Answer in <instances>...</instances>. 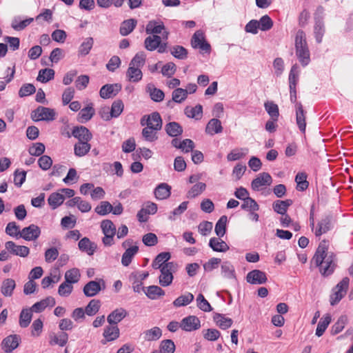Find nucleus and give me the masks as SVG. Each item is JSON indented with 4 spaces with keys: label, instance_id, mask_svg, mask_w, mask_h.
Instances as JSON below:
<instances>
[{
    "label": "nucleus",
    "instance_id": "obj_11",
    "mask_svg": "<svg viewBox=\"0 0 353 353\" xmlns=\"http://www.w3.org/2000/svg\"><path fill=\"white\" fill-rule=\"evenodd\" d=\"M5 247L10 254L21 257H26L30 253L29 248L25 245H18L12 241L6 242Z\"/></svg>",
    "mask_w": 353,
    "mask_h": 353
},
{
    "label": "nucleus",
    "instance_id": "obj_63",
    "mask_svg": "<svg viewBox=\"0 0 353 353\" xmlns=\"http://www.w3.org/2000/svg\"><path fill=\"white\" fill-rule=\"evenodd\" d=\"M161 353H174L175 351V345L171 339L163 340L159 345Z\"/></svg>",
    "mask_w": 353,
    "mask_h": 353
},
{
    "label": "nucleus",
    "instance_id": "obj_42",
    "mask_svg": "<svg viewBox=\"0 0 353 353\" xmlns=\"http://www.w3.org/2000/svg\"><path fill=\"white\" fill-rule=\"evenodd\" d=\"M32 312L30 308L23 309L19 315V325L23 327H27L32 320Z\"/></svg>",
    "mask_w": 353,
    "mask_h": 353
},
{
    "label": "nucleus",
    "instance_id": "obj_51",
    "mask_svg": "<svg viewBox=\"0 0 353 353\" xmlns=\"http://www.w3.org/2000/svg\"><path fill=\"white\" fill-rule=\"evenodd\" d=\"M206 188L204 183L199 182L194 185L187 193V198L193 199L200 195Z\"/></svg>",
    "mask_w": 353,
    "mask_h": 353
},
{
    "label": "nucleus",
    "instance_id": "obj_16",
    "mask_svg": "<svg viewBox=\"0 0 353 353\" xmlns=\"http://www.w3.org/2000/svg\"><path fill=\"white\" fill-rule=\"evenodd\" d=\"M121 90V85L119 83L106 84L100 90L99 94L103 99H110L116 96Z\"/></svg>",
    "mask_w": 353,
    "mask_h": 353
},
{
    "label": "nucleus",
    "instance_id": "obj_64",
    "mask_svg": "<svg viewBox=\"0 0 353 353\" xmlns=\"http://www.w3.org/2000/svg\"><path fill=\"white\" fill-rule=\"evenodd\" d=\"M112 205L108 201H101L96 208L95 212L101 216H104L111 212Z\"/></svg>",
    "mask_w": 353,
    "mask_h": 353
},
{
    "label": "nucleus",
    "instance_id": "obj_4",
    "mask_svg": "<svg viewBox=\"0 0 353 353\" xmlns=\"http://www.w3.org/2000/svg\"><path fill=\"white\" fill-rule=\"evenodd\" d=\"M350 279L348 277H344L335 287L334 293L330 296V304L334 305L337 304L342 298L346 294L349 287Z\"/></svg>",
    "mask_w": 353,
    "mask_h": 353
},
{
    "label": "nucleus",
    "instance_id": "obj_10",
    "mask_svg": "<svg viewBox=\"0 0 353 353\" xmlns=\"http://www.w3.org/2000/svg\"><path fill=\"white\" fill-rule=\"evenodd\" d=\"M191 45L192 48H199L206 52L210 51V45L205 41L203 34L200 30L196 31L193 34L191 39Z\"/></svg>",
    "mask_w": 353,
    "mask_h": 353
},
{
    "label": "nucleus",
    "instance_id": "obj_13",
    "mask_svg": "<svg viewBox=\"0 0 353 353\" xmlns=\"http://www.w3.org/2000/svg\"><path fill=\"white\" fill-rule=\"evenodd\" d=\"M247 282L252 285H261L267 282L266 274L259 270H254L248 273Z\"/></svg>",
    "mask_w": 353,
    "mask_h": 353
},
{
    "label": "nucleus",
    "instance_id": "obj_27",
    "mask_svg": "<svg viewBox=\"0 0 353 353\" xmlns=\"http://www.w3.org/2000/svg\"><path fill=\"white\" fill-rule=\"evenodd\" d=\"M223 131L221 122L216 118L212 119L208 123L205 132L210 135L221 133Z\"/></svg>",
    "mask_w": 353,
    "mask_h": 353
},
{
    "label": "nucleus",
    "instance_id": "obj_26",
    "mask_svg": "<svg viewBox=\"0 0 353 353\" xmlns=\"http://www.w3.org/2000/svg\"><path fill=\"white\" fill-rule=\"evenodd\" d=\"M165 29L163 22H158L155 20L150 21L145 28V32L148 34H161Z\"/></svg>",
    "mask_w": 353,
    "mask_h": 353
},
{
    "label": "nucleus",
    "instance_id": "obj_23",
    "mask_svg": "<svg viewBox=\"0 0 353 353\" xmlns=\"http://www.w3.org/2000/svg\"><path fill=\"white\" fill-rule=\"evenodd\" d=\"M188 97V90L176 88L172 94V101L167 103V106L172 108L173 102L181 103Z\"/></svg>",
    "mask_w": 353,
    "mask_h": 353
},
{
    "label": "nucleus",
    "instance_id": "obj_37",
    "mask_svg": "<svg viewBox=\"0 0 353 353\" xmlns=\"http://www.w3.org/2000/svg\"><path fill=\"white\" fill-rule=\"evenodd\" d=\"M143 74L140 68L129 65V68L126 72V77L128 81L138 82L141 80Z\"/></svg>",
    "mask_w": 353,
    "mask_h": 353
},
{
    "label": "nucleus",
    "instance_id": "obj_8",
    "mask_svg": "<svg viewBox=\"0 0 353 353\" xmlns=\"http://www.w3.org/2000/svg\"><path fill=\"white\" fill-rule=\"evenodd\" d=\"M105 288V282L103 279L99 281H91L85 285L83 292L85 296L92 297L97 295L102 289Z\"/></svg>",
    "mask_w": 353,
    "mask_h": 353
},
{
    "label": "nucleus",
    "instance_id": "obj_3",
    "mask_svg": "<svg viewBox=\"0 0 353 353\" xmlns=\"http://www.w3.org/2000/svg\"><path fill=\"white\" fill-rule=\"evenodd\" d=\"M161 274L159 277V284L163 287H167L172 283L174 276L173 272L176 270V265L174 262L165 263L161 269Z\"/></svg>",
    "mask_w": 353,
    "mask_h": 353
},
{
    "label": "nucleus",
    "instance_id": "obj_9",
    "mask_svg": "<svg viewBox=\"0 0 353 353\" xmlns=\"http://www.w3.org/2000/svg\"><path fill=\"white\" fill-rule=\"evenodd\" d=\"M180 327L186 332L195 331L201 327V321L197 316L190 315L181 320Z\"/></svg>",
    "mask_w": 353,
    "mask_h": 353
},
{
    "label": "nucleus",
    "instance_id": "obj_22",
    "mask_svg": "<svg viewBox=\"0 0 353 353\" xmlns=\"http://www.w3.org/2000/svg\"><path fill=\"white\" fill-rule=\"evenodd\" d=\"M332 217L330 215H327L321 219L318 223V228L315 231V235L319 236L321 234L326 233L332 228Z\"/></svg>",
    "mask_w": 353,
    "mask_h": 353
},
{
    "label": "nucleus",
    "instance_id": "obj_59",
    "mask_svg": "<svg viewBox=\"0 0 353 353\" xmlns=\"http://www.w3.org/2000/svg\"><path fill=\"white\" fill-rule=\"evenodd\" d=\"M170 53L175 58L183 60L188 57V50L181 46H174L170 48Z\"/></svg>",
    "mask_w": 353,
    "mask_h": 353
},
{
    "label": "nucleus",
    "instance_id": "obj_5",
    "mask_svg": "<svg viewBox=\"0 0 353 353\" xmlns=\"http://www.w3.org/2000/svg\"><path fill=\"white\" fill-rule=\"evenodd\" d=\"M56 112L54 109L43 106H39L32 111L31 117L35 121H54L56 118Z\"/></svg>",
    "mask_w": 353,
    "mask_h": 353
},
{
    "label": "nucleus",
    "instance_id": "obj_34",
    "mask_svg": "<svg viewBox=\"0 0 353 353\" xmlns=\"http://www.w3.org/2000/svg\"><path fill=\"white\" fill-rule=\"evenodd\" d=\"M325 32L324 23L322 19L319 17H315V24L314 27V33L317 43H321Z\"/></svg>",
    "mask_w": 353,
    "mask_h": 353
},
{
    "label": "nucleus",
    "instance_id": "obj_60",
    "mask_svg": "<svg viewBox=\"0 0 353 353\" xmlns=\"http://www.w3.org/2000/svg\"><path fill=\"white\" fill-rule=\"evenodd\" d=\"M100 301L97 299L91 300L85 308V312L88 316H94L100 308Z\"/></svg>",
    "mask_w": 353,
    "mask_h": 353
},
{
    "label": "nucleus",
    "instance_id": "obj_35",
    "mask_svg": "<svg viewBox=\"0 0 353 353\" xmlns=\"http://www.w3.org/2000/svg\"><path fill=\"white\" fill-rule=\"evenodd\" d=\"M166 133L172 137H176L183 133V128L179 123L175 121L170 122L165 126Z\"/></svg>",
    "mask_w": 353,
    "mask_h": 353
},
{
    "label": "nucleus",
    "instance_id": "obj_30",
    "mask_svg": "<svg viewBox=\"0 0 353 353\" xmlns=\"http://www.w3.org/2000/svg\"><path fill=\"white\" fill-rule=\"evenodd\" d=\"M139 251V247L137 245H133L128 248L122 255L121 263L123 266H128L133 257Z\"/></svg>",
    "mask_w": 353,
    "mask_h": 353
},
{
    "label": "nucleus",
    "instance_id": "obj_53",
    "mask_svg": "<svg viewBox=\"0 0 353 353\" xmlns=\"http://www.w3.org/2000/svg\"><path fill=\"white\" fill-rule=\"evenodd\" d=\"M54 71L50 68H45L39 70L37 80L41 83H47L54 79Z\"/></svg>",
    "mask_w": 353,
    "mask_h": 353
},
{
    "label": "nucleus",
    "instance_id": "obj_2",
    "mask_svg": "<svg viewBox=\"0 0 353 353\" xmlns=\"http://www.w3.org/2000/svg\"><path fill=\"white\" fill-rule=\"evenodd\" d=\"M294 41L296 55L302 66L305 67L310 62V53L306 41V35L303 30L297 31Z\"/></svg>",
    "mask_w": 353,
    "mask_h": 353
},
{
    "label": "nucleus",
    "instance_id": "obj_54",
    "mask_svg": "<svg viewBox=\"0 0 353 353\" xmlns=\"http://www.w3.org/2000/svg\"><path fill=\"white\" fill-rule=\"evenodd\" d=\"M299 70L297 64L292 65L289 74V86L290 89L296 88L299 80Z\"/></svg>",
    "mask_w": 353,
    "mask_h": 353
},
{
    "label": "nucleus",
    "instance_id": "obj_1",
    "mask_svg": "<svg viewBox=\"0 0 353 353\" xmlns=\"http://www.w3.org/2000/svg\"><path fill=\"white\" fill-rule=\"evenodd\" d=\"M327 250V242L325 240L322 241L312 259L315 265L320 268V272L323 276L330 275L335 268V256L333 253L329 254Z\"/></svg>",
    "mask_w": 353,
    "mask_h": 353
},
{
    "label": "nucleus",
    "instance_id": "obj_18",
    "mask_svg": "<svg viewBox=\"0 0 353 353\" xmlns=\"http://www.w3.org/2000/svg\"><path fill=\"white\" fill-rule=\"evenodd\" d=\"M72 134L77 138L79 141H90L92 135L90 130L85 126L81 125L74 127L72 130Z\"/></svg>",
    "mask_w": 353,
    "mask_h": 353
},
{
    "label": "nucleus",
    "instance_id": "obj_41",
    "mask_svg": "<svg viewBox=\"0 0 353 353\" xmlns=\"http://www.w3.org/2000/svg\"><path fill=\"white\" fill-rule=\"evenodd\" d=\"M162 331L159 327H154L143 332V336L145 341H157L161 338Z\"/></svg>",
    "mask_w": 353,
    "mask_h": 353
},
{
    "label": "nucleus",
    "instance_id": "obj_17",
    "mask_svg": "<svg viewBox=\"0 0 353 353\" xmlns=\"http://www.w3.org/2000/svg\"><path fill=\"white\" fill-rule=\"evenodd\" d=\"M78 247L81 252L92 256L96 252L97 245L94 242L91 241L89 238L83 237L79 241Z\"/></svg>",
    "mask_w": 353,
    "mask_h": 353
},
{
    "label": "nucleus",
    "instance_id": "obj_31",
    "mask_svg": "<svg viewBox=\"0 0 353 353\" xmlns=\"http://www.w3.org/2000/svg\"><path fill=\"white\" fill-rule=\"evenodd\" d=\"M146 91L150 94L151 99L155 102H160L164 99V92L161 90L155 88L152 83L147 85Z\"/></svg>",
    "mask_w": 353,
    "mask_h": 353
},
{
    "label": "nucleus",
    "instance_id": "obj_33",
    "mask_svg": "<svg viewBox=\"0 0 353 353\" xmlns=\"http://www.w3.org/2000/svg\"><path fill=\"white\" fill-rule=\"evenodd\" d=\"M89 141H78L74 144V152L77 157H81L88 154L91 149Z\"/></svg>",
    "mask_w": 353,
    "mask_h": 353
},
{
    "label": "nucleus",
    "instance_id": "obj_49",
    "mask_svg": "<svg viewBox=\"0 0 353 353\" xmlns=\"http://www.w3.org/2000/svg\"><path fill=\"white\" fill-rule=\"evenodd\" d=\"M264 107L272 119L277 121L279 116L278 105L273 101H267L265 103Z\"/></svg>",
    "mask_w": 353,
    "mask_h": 353
},
{
    "label": "nucleus",
    "instance_id": "obj_47",
    "mask_svg": "<svg viewBox=\"0 0 353 353\" xmlns=\"http://www.w3.org/2000/svg\"><path fill=\"white\" fill-rule=\"evenodd\" d=\"M194 295L190 292H188L176 298L173 301V305L176 307L185 306L190 304L194 300Z\"/></svg>",
    "mask_w": 353,
    "mask_h": 353
},
{
    "label": "nucleus",
    "instance_id": "obj_57",
    "mask_svg": "<svg viewBox=\"0 0 353 353\" xmlns=\"http://www.w3.org/2000/svg\"><path fill=\"white\" fill-rule=\"evenodd\" d=\"M33 18H28L23 21H20L19 17H14L11 23L12 28L15 30H22L30 25L32 21Z\"/></svg>",
    "mask_w": 353,
    "mask_h": 353
},
{
    "label": "nucleus",
    "instance_id": "obj_19",
    "mask_svg": "<svg viewBox=\"0 0 353 353\" xmlns=\"http://www.w3.org/2000/svg\"><path fill=\"white\" fill-rule=\"evenodd\" d=\"M128 314L127 311L122 308H117L112 311L107 317V321L110 325H117Z\"/></svg>",
    "mask_w": 353,
    "mask_h": 353
},
{
    "label": "nucleus",
    "instance_id": "obj_61",
    "mask_svg": "<svg viewBox=\"0 0 353 353\" xmlns=\"http://www.w3.org/2000/svg\"><path fill=\"white\" fill-rule=\"evenodd\" d=\"M157 132L158 131L146 126L142 130L141 134L145 141L153 142L158 139Z\"/></svg>",
    "mask_w": 353,
    "mask_h": 353
},
{
    "label": "nucleus",
    "instance_id": "obj_43",
    "mask_svg": "<svg viewBox=\"0 0 353 353\" xmlns=\"http://www.w3.org/2000/svg\"><path fill=\"white\" fill-rule=\"evenodd\" d=\"M171 255L170 252H161L159 254L154 261L152 262V268L154 269H161L168 261L170 259Z\"/></svg>",
    "mask_w": 353,
    "mask_h": 353
},
{
    "label": "nucleus",
    "instance_id": "obj_48",
    "mask_svg": "<svg viewBox=\"0 0 353 353\" xmlns=\"http://www.w3.org/2000/svg\"><path fill=\"white\" fill-rule=\"evenodd\" d=\"M65 197L62 194L54 192L49 196L48 202L52 209H56L63 203Z\"/></svg>",
    "mask_w": 353,
    "mask_h": 353
},
{
    "label": "nucleus",
    "instance_id": "obj_6",
    "mask_svg": "<svg viewBox=\"0 0 353 353\" xmlns=\"http://www.w3.org/2000/svg\"><path fill=\"white\" fill-rule=\"evenodd\" d=\"M142 126H148L154 130L159 131L162 128V119L157 112H154L150 114L144 115L140 121Z\"/></svg>",
    "mask_w": 353,
    "mask_h": 353
},
{
    "label": "nucleus",
    "instance_id": "obj_29",
    "mask_svg": "<svg viewBox=\"0 0 353 353\" xmlns=\"http://www.w3.org/2000/svg\"><path fill=\"white\" fill-rule=\"evenodd\" d=\"M16 288V283L12 279H6L3 281L1 292L4 296L10 297L12 295L13 291Z\"/></svg>",
    "mask_w": 353,
    "mask_h": 353
},
{
    "label": "nucleus",
    "instance_id": "obj_39",
    "mask_svg": "<svg viewBox=\"0 0 353 353\" xmlns=\"http://www.w3.org/2000/svg\"><path fill=\"white\" fill-rule=\"evenodd\" d=\"M94 109L92 105H89L87 107L81 110L78 114V121L83 123L91 119L94 114Z\"/></svg>",
    "mask_w": 353,
    "mask_h": 353
},
{
    "label": "nucleus",
    "instance_id": "obj_15",
    "mask_svg": "<svg viewBox=\"0 0 353 353\" xmlns=\"http://www.w3.org/2000/svg\"><path fill=\"white\" fill-rule=\"evenodd\" d=\"M272 183V179L270 174L268 172H262L252 181V188L255 190H259L262 186L270 185Z\"/></svg>",
    "mask_w": 353,
    "mask_h": 353
},
{
    "label": "nucleus",
    "instance_id": "obj_45",
    "mask_svg": "<svg viewBox=\"0 0 353 353\" xmlns=\"http://www.w3.org/2000/svg\"><path fill=\"white\" fill-rule=\"evenodd\" d=\"M214 320L216 325L223 330L230 327L233 323L232 319L227 318L221 314H216L214 316Z\"/></svg>",
    "mask_w": 353,
    "mask_h": 353
},
{
    "label": "nucleus",
    "instance_id": "obj_55",
    "mask_svg": "<svg viewBox=\"0 0 353 353\" xmlns=\"http://www.w3.org/2000/svg\"><path fill=\"white\" fill-rule=\"evenodd\" d=\"M221 274L223 277L227 279L235 278L234 268L228 261H224L221 266Z\"/></svg>",
    "mask_w": 353,
    "mask_h": 353
},
{
    "label": "nucleus",
    "instance_id": "obj_38",
    "mask_svg": "<svg viewBox=\"0 0 353 353\" xmlns=\"http://www.w3.org/2000/svg\"><path fill=\"white\" fill-rule=\"evenodd\" d=\"M161 40V37L159 35H150L145 39V48L149 51H154L159 46Z\"/></svg>",
    "mask_w": 353,
    "mask_h": 353
},
{
    "label": "nucleus",
    "instance_id": "obj_62",
    "mask_svg": "<svg viewBox=\"0 0 353 353\" xmlns=\"http://www.w3.org/2000/svg\"><path fill=\"white\" fill-rule=\"evenodd\" d=\"M248 149L240 148L232 150L227 156V159L229 161H234L243 158L247 153Z\"/></svg>",
    "mask_w": 353,
    "mask_h": 353
},
{
    "label": "nucleus",
    "instance_id": "obj_52",
    "mask_svg": "<svg viewBox=\"0 0 353 353\" xmlns=\"http://www.w3.org/2000/svg\"><path fill=\"white\" fill-rule=\"evenodd\" d=\"M228 221V218L225 215L221 216L219 221L216 222L215 225L214 231L216 234L219 237H222L224 236L226 232V224Z\"/></svg>",
    "mask_w": 353,
    "mask_h": 353
},
{
    "label": "nucleus",
    "instance_id": "obj_25",
    "mask_svg": "<svg viewBox=\"0 0 353 353\" xmlns=\"http://www.w3.org/2000/svg\"><path fill=\"white\" fill-rule=\"evenodd\" d=\"M171 143L174 148L181 149L185 152L192 151L195 146L193 141L189 139H185L181 142H179L177 139H173Z\"/></svg>",
    "mask_w": 353,
    "mask_h": 353
},
{
    "label": "nucleus",
    "instance_id": "obj_36",
    "mask_svg": "<svg viewBox=\"0 0 353 353\" xmlns=\"http://www.w3.org/2000/svg\"><path fill=\"white\" fill-rule=\"evenodd\" d=\"M137 20L130 19L122 22L120 26L119 32L122 36H127L131 33L137 26Z\"/></svg>",
    "mask_w": 353,
    "mask_h": 353
},
{
    "label": "nucleus",
    "instance_id": "obj_56",
    "mask_svg": "<svg viewBox=\"0 0 353 353\" xmlns=\"http://www.w3.org/2000/svg\"><path fill=\"white\" fill-rule=\"evenodd\" d=\"M295 181L297 184L296 189L299 191L305 190L309 185L307 181V174L304 172H299L295 177Z\"/></svg>",
    "mask_w": 353,
    "mask_h": 353
},
{
    "label": "nucleus",
    "instance_id": "obj_20",
    "mask_svg": "<svg viewBox=\"0 0 353 353\" xmlns=\"http://www.w3.org/2000/svg\"><path fill=\"white\" fill-rule=\"evenodd\" d=\"M295 108L296 124L300 131L305 133L306 128L305 112L304 111L303 107L301 103H296Z\"/></svg>",
    "mask_w": 353,
    "mask_h": 353
},
{
    "label": "nucleus",
    "instance_id": "obj_12",
    "mask_svg": "<svg viewBox=\"0 0 353 353\" xmlns=\"http://www.w3.org/2000/svg\"><path fill=\"white\" fill-rule=\"evenodd\" d=\"M41 234V229L34 224H31L28 227L23 228L20 233V237L26 241H34L39 238Z\"/></svg>",
    "mask_w": 353,
    "mask_h": 353
},
{
    "label": "nucleus",
    "instance_id": "obj_50",
    "mask_svg": "<svg viewBox=\"0 0 353 353\" xmlns=\"http://www.w3.org/2000/svg\"><path fill=\"white\" fill-rule=\"evenodd\" d=\"M330 322L331 316L329 314H327L326 316L322 317L317 325V327L316 330V335L319 337L322 336L325 331L326 330Z\"/></svg>",
    "mask_w": 353,
    "mask_h": 353
},
{
    "label": "nucleus",
    "instance_id": "obj_40",
    "mask_svg": "<svg viewBox=\"0 0 353 353\" xmlns=\"http://www.w3.org/2000/svg\"><path fill=\"white\" fill-rule=\"evenodd\" d=\"M145 295L152 300L165 295V291L157 285H150L145 290Z\"/></svg>",
    "mask_w": 353,
    "mask_h": 353
},
{
    "label": "nucleus",
    "instance_id": "obj_58",
    "mask_svg": "<svg viewBox=\"0 0 353 353\" xmlns=\"http://www.w3.org/2000/svg\"><path fill=\"white\" fill-rule=\"evenodd\" d=\"M80 276L81 274L79 269L72 268L65 273V281L73 284L79 281Z\"/></svg>",
    "mask_w": 353,
    "mask_h": 353
},
{
    "label": "nucleus",
    "instance_id": "obj_7",
    "mask_svg": "<svg viewBox=\"0 0 353 353\" xmlns=\"http://www.w3.org/2000/svg\"><path fill=\"white\" fill-rule=\"evenodd\" d=\"M21 341V337L17 334H11L6 337L1 342V349L4 353H12L18 347Z\"/></svg>",
    "mask_w": 353,
    "mask_h": 353
},
{
    "label": "nucleus",
    "instance_id": "obj_21",
    "mask_svg": "<svg viewBox=\"0 0 353 353\" xmlns=\"http://www.w3.org/2000/svg\"><path fill=\"white\" fill-rule=\"evenodd\" d=\"M49 344L50 345H58L60 347L65 346L68 341V334L65 332H61L58 334L51 333L49 335Z\"/></svg>",
    "mask_w": 353,
    "mask_h": 353
},
{
    "label": "nucleus",
    "instance_id": "obj_14",
    "mask_svg": "<svg viewBox=\"0 0 353 353\" xmlns=\"http://www.w3.org/2000/svg\"><path fill=\"white\" fill-rule=\"evenodd\" d=\"M120 332L117 325H108L104 328L101 344L105 345L108 342L113 341L119 337Z\"/></svg>",
    "mask_w": 353,
    "mask_h": 353
},
{
    "label": "nucleus",
    "instance_id": "obj_44",
    "mask_svg": "<svg viewBox=\"0 0 353 353\" xmlns=\"http://www.w3.org/2000/svg\"><path fill=\"white\" fill-rule=\"evenodd\" d=\"M94 44L92 37H87L84 39L82 43L79 47L78 54L79 56L84 57L89 54Z\"/></svg>",
    "mask_w": 353,
    "mask_h": 353
},
{
    "label": "nucleus",
    "instance_id": "obj_24",
    "mask_svg": "<svg viewBox=\"0 0 353 353\" xmlns=\"http://www.w3.org/2000/svg\"><path fill=\"white\" fill-rule=\"evenodd\" d=\"M293 201L291 199L284 201L276 200L272 203V208L277 214L284 215L286 214L288 208L292 205Z\"/></svg>",
    "mask_w": 353,
    "mask_h": 353
},
{
    "label": "nucleus",
    "instance_id": "obj_32",
    "mask_svg": "<svg viewBox=\"0 0 353 353\" xmlns=\"http://www.w3.org/2000/svg\"><path fill=\"white\" fill-rule=\"evenodd\" d=\"M171 187L167 183H161L154 190V195L157 199L163 200L168 198L171 194Z\"/></svg>",
    "mask_w": 353,
    "mask_h": 353
},
{
    "label": "nucleus",
    "instance_id": "obj_46",
    "mask_svg": "<svg viewBox=\"0 0 353 353\" xmlns=\"http://www.w3.org/2000/svg\"><path fill=\"white\" fill-rule=\"evenodd\" d=\"M185 114L189 118L199 120L202 117L203 108L201 105H196L194 108L186 107L185 108Z\"/></svg>",
    "mask_w": 353,
    "mask_h": 353
},
{
    "label": "nucleus",
    "instance_id": "obj_28",
    "mask_svg": "<svg viewBox=\"0 0 353 353\" xmlns=\"http://www.w3.org/2000/svg\"><path fill=\"white\" fill-rule=\"evenodd\" d=\"M209 246L215 252H225L229 250V246L219 238L213 237L210 239Z\"/></svg>",
    "mask_w": 353,
    "mask_h": 353
}]
</instances>
